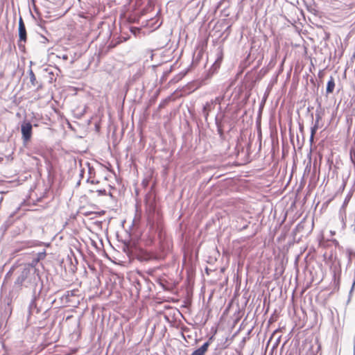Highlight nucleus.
<instances>
[{
	"label": "nucleus",
	"instance_id": "obj_45",
	"mask_svg": "<svg viewBox=\"0 0 355 355\" xmlns=\"http://www.w3.org/2000/svg\"><path fill=\"white\" fill-rule=\"evenodd\" d=\"M80 183V180H79L78 182H77V184L79 185Z\"/></svg>",
	"mask_w": 355,
	"mask_h": 355
},
{
	"label": "nucleus",
	"instance_id": "obj_10",
	"mask_svg": "<svg viewBox=\"0 0 355 355\" xmlns=\"http://www.w3.org/2000/svg\"><path fill=\"white\" fill-rule=\"evenodd\" d=\"M331 294H332V292H330L328 297H326L324 299V301L322 302L323 308H322V315L323 316L329 318V320L331 322H333V311L331 309Z\"/></svg>",
	"mask_w": 355,
	"mask_h": 355
},
{
	"label": "nucleus",
	"instance_id": "obj_40",
	"mask_svg": "<svg viewBox=\"0 0 355 355\" xmlns=\"http://www.w3.org/2000/svg\"><path fill=\"white\" fill-rule=\"evenodd\" d=\"M163 106H164V105L162 103H160L159 107H162Z\"/></svg>",
	"mask_w": 355,
	"mask_h": 355
},
{
	"label": "nucleus",
	"instance_id": "obj_14",
	"mask_svg": "<svg viewBox=\"0 0 355 355\" xmlns=\"http://www.w3.org/2000/svg\"><path fill=\"white\" fill-rule=\"evenodd\" d=\"M212 338L213 337L211 336L207 341L204 343L201 347L194 350L191 355H205L208 350Z\"/></svg>",
	"mask_w": 355,
	"mask_h": 355
},
{
	"label": "nucleus",
	"instance_id": "obj_42",
	"mask_svg": "<svg viewBox=\"0 0 355 355\" xmlns=\"http://www.w3.org/2000/svg\"><path fill=\"white\" fill-rule=\"evenodd\" d=\"M3 160V157H0V162H1Z\"/></svg>",
	"mask_w": 355,
	"mask_h": 355
},
{
	"label": "nucleus",
	"instance_id": "obj_18",
	"mask_svg": "<svg viewBox=\"0 0 355 355\" xmlns=\"http://www.w3.org/2000/svg\"><path fill=\"white\" fill-rule=\"evenodd\" d=\"M224 98V96H217L214 99H211L210 100L211 102L213 103V104L216 106L217 105H218V111H221L222 110V107H221V102L223 100Z\"/></svg>",
	"mask_w": 355,
	"mask_h": 355
},
{
	"label": "nucleus",
	"instance_id": "obj_20",
	"mask_svg": "<svg viewBox=\"0 0 355 355\" xmlns=\"http://www.w3.org/2000/svg\"><path fill=\"white\" fill-rule=\"evenodd\" d=\"M327 93H331L333 92V76H330V79L327 83Z\"/></svg>",
	"mask_w": 355,
	"mask_h": 355
},
{
	"label": "nucleus",
	"instance_id": "obj_29",
	"mask_svg": "<svg viewBox=\"0 0 355 355\" xmlns=\"http://www.w3.org/2000/svg\"><path fill=\"white\" fill-rule=\"evenodd\" d=\"M95 214V213H94V212L88 211V212H85V213L84 214V215H85V216H89V215H91V214Z\"/></svg>",
	"mask_w": 355,
	"mask_h": 355
},
{
	"label": "nucleus",
	"instance_id": "obj_12",
	"mask_svg": "<svg viewBox=\"0 0 355 355\" xmlns=\"http://www.w3.org/2000/svg\"><path fill=\"white\" fill-rule=\"evenodd\" d=\"M159 15V10L157 12L156 16L155 17L150 19L147 21L146 26L148 28H150L153 30H156L161 26V25L162 24V21L161 20Z\"/></svg>",
	"mask_w": 355,
	"mask_h": 355
},
{
	"label": "nucleus",
	"instance_id": "obj_25",
	"mask_svg": "<svg viewBox=\"0 0 355 355\" xmlns=\"http://www.w3.org/2000/svg\"><path fill=\"white\" fill-rule=\"evenodd\" d=\"M250 222L245 221L243 225L240 228V230H243L248 228Z\"/></svg>",
	"mask_w": 355,
	"mask_h": 355
},
{
	"label": "nucleus",
	"instance_id": "obj_8",
	"mask_svg": "<svg viewBox=\"0 0 355 355\" xmlns=\"http://www.w3.org/2000/svg\"><path fill=\"white\" fill-rule=\"evenodd\" d=\"M43 288L44 284H41V286H40L38 289H34V291H33V297L28 306V312L30 315L39 313L41 311L40 308L37 305V301L40 298Z\"/></svg>",
	"mask_w": 355,
	"mask_h": 355
},
{
	"label": "nucleus",
	"instance_id": "obj_13",
	"mask_svg": "<svg viewBox=\"0 0 355 355\" xmlns=\"http://www.w3.org/2000/svg\"><path fill=\"white\" fill-rule=\"evenodd\" d=\"M216 106L213 104L212 102L207 101L202 106V114L205 118V122L208 123V117L209 116L210 112H211Z\"/></svg>",
	"mask_w": 355,
	"mask_h": 355
},
{
	"label": "nucleus",
	"instance_id": "obj_4",
	"mask_svg": "<svg viewBox=\"0 0 355 355\" xmlns=\"http://www.w3.org/2000/svg\"><path fill=\"white\" fill-rule=\"evenodd\" d=\"M333 240L325 239L324 236L320 241V246L322 248L326 249V251L323 253L324 261L325 263L329 267L330 269L333 267V261L331 260L333 257Z\"/></svg>",
	"mask_w": 355,
	"mask_h": 355
},
{
	"label": "nucleus",
	"instance_id": "obj_6",
	"mask_svg": "<svg viewBox=\"0 0 355 355\" xmlns=\"http://www.w3.org/2000/svg\"><path fill=\"white\" fill-rule=\"evenodd\" d=\"M320 156L321 159H324L327 162L329 170L331 171L333 166V149L328 141L323 142L320 151Z\"/></svg>",
	"mask_w": 355,
	"mask_h": 355
},
{
	"label": "nucleus",
	"instance_id": "obj_48",
	"mask_svg": "<svg viewBox=\"0 0 355 355\" xmlns=\"http://www.w3.org/2000/svg\"><path fill=\"white\" fill-rule=\"evenodd\" d=\"M83 171H81L80 175L83 176Z\"/></svg>",
	"mask_w": 355,
	"mask_h": 355
},
{
	"label": "nucleus",
	"instance_id": "obj_26",
	"mask_svg": "<svg viewBox=\"0 0 355 355\" xmlns=\"http://www.w3.org/2000/svg\"><path fill=\"white\" fill-rule=\"evenodd\" d=\"M230 30H231V26H228L224 31V33L227 34L226 37L230 33Z\"/></svg>",
	"mask_w": 355,
	"mask_h": 355
},
{
	"label": "nucleus",
	"instance_id": "obj_30",
	"mask_svg": "<svg viewBox=\"0 0 355 355\" xmlns=\"http://www.w3.org/2000/svg\"><path fill=\"white\" fill-rule=\"evenodd\" d=\"M331 200V198L329 199L328 200H327L324 204H323V206L326 204H328L330 202V201Z\"/></svg>",
	"mask_w": 355,
	"mask_h": 355
},
{
	"label": "nucleus",
	"instance_id": "obj_15",
	"mask_svg": "<svg viewBox=\"0 0 355 355\" xmlns=\"http://www.w3.org/2000/svg\"><path fill=\"white\" fill-rule=\"evenodd\" d=\"M28 73L29 76L31 87H36L37 90L40 89L42 87V85L40 82L37 80L36 76L31 67L28 71Z\"/></svg>",
	"mask_w": 355,
	"mask_h": 355
},
{
	"label": "nucleus",
	"instance_id": "obj_9",
	"mask_svg": "<svg viewBox=\"0 0 355 355\" xmlns=\"http://www.w3.org/2000/svg\"><path fill=\"white\" fill-rule=\"evenodd\" d=\"M18 35H19V41L18 46L20 49H24V44L22 43H26L27 41V33L25 26V24L23 21L21 17L19 19L18 23Z\"/></svg>",
	"mask_w": 355,
	"mask_h": 355
},
{
	"label": "nucleus",
	"instance_id": "obj_31",
	"mask_svg": "<svg viewBox=\"0 0 355 355\" xmlns=\"http://www.w3.org/2000/svg\"><path fill=\"white\" fill-rule=\"evenodd\" d=\"M337 245H338V242L334 239V247H336Z\"/></svg>",
	"mask_w": 355,
	"mask_h": 355
},
{
	"label": "nucleus",
	"instance_id": "obj_19",
	"mask_svg": "<svg viewBox=\"0 0 355 355\" xmlns=\"http://www.w3.org/2000/svg\"><path fill=\"white\" fill-rule=\"evenodd\" d=\"M46 251L44 250L42 252H37L35 255V258L36 259V260H37L38 261H41V260H43L45 257H46Z\"/></svg>",
	"mask_w": 355,
	"mask_h": 355
},
{
	"label": "nucleus",
	"instance_id": "obj_3",
	"mask_svg": "<svg viewBox=\"0 0 355 355\" xmlns=\"http://www.w3.org/2000/svg\"><path fill=\"white\" fill-rule=\"evenodd\" d=\"M33 269L28 270L23 267L19 275L15 281V286L20 289L23 285L26 288H30L33 291L38 289L41 284H44L40 275H34Z\"/></svg>",
	"mask_w": 355,
	"mask_h": 355
},
{
	"label": "nucleus",
	"instance_id": "obj_47",
	"mask_svg": "<svg viewBox=\"0 0 355 355\" xmlns=\"http://www.w3.org/2000/svg\"><path fill=\"white\" fill-rule=\"evenodd\" d=\"M83 171H81L80 175L83 176Z\"/></svg>",
	"mask_w": 355,
	"mask_h": 355
},
{
	"label": "nucleus",
	"instance_id": "obj_38",
	"mask_svg": "<svg viewBox=\"0 0 355 355\" xmlns=\"http://www.w3.org/2000/svg\"><path fill=\"white\" fill-rule=\"evenodd\" d=\"M89 174H91V173H92V168L90 167L89 168Z\"/></svg>",
	"mask_w": 355,
	"mask_h": 355
},
{
	"label": "nucleus",
	"instance_id": "obj_33",
	"mask_svg": "<svg viewBox=\"0 0 355 355\" xmlns=\"http://www.w3.org/2000/svg\"><path fill=\"white\" fill-rule=\"evenodd\" d=\"M62 58H63L64 60H67V59H68V56H67V55H63V57H62Z\"/></svg>",
	"mask_w": 355,
	"mask_h": 355
},
{
	"label": "nucleus",
	"instance_id": "obj_22",
	"mask_svg": "<svg viewBox=\"0 0 355 355\" xmlns=\"http://www.w3.org/2000/svg\"><path fill=\"white\" fill-rule=\"evenodd\" d=\"M96 193H97L98 196L107 195V192H106L105 189H98L96 191Z\"/></svg>",
	"mask_w": 355,
	"mask_h": 355
},
{
	"label": "nucleus",
	"instance_id": "obj_5",
	"mask_svg": "<svg viewBox=\"0 0 355 355\" xmlns=\"http://www.w3.org/2000/svg\"><path fill=\"white\" fill-rule=\"evenodd\" d=\"M223 59V50L220 48H218L216 52V58L214 62L212 64L209 69L206 72L202 79L204 84H206L205 81L210 79L212 76L216 73L220 67L221 62Z\"/></svg>",
	"mask_w": 355,
	"mask_h": 355
},
{
	"label": "nucleus",
	"instance_id": "obj_43",
	"mask_svg": "<svg viewBox=\"0 0 355 355\" xmlns=\"http://www.w3.org/2000/svg\"><path fill=\"white\" fill-rule=\"evenodd\" d=\"M313 130H312V132H311V137H313Z\"/></svg>",
	"mask_w": 355,
	"mask_h": 355
},
{
	"label": "nucleus",
	"instance_id": "obj_36",
	"mask_svg": "<svg viewBox=\"0 0 355 355\" xmlns=\"http://www.w3.org/2000/svg\"><path fill=\"white\" fill-rule=\"evenodd\" d=\"M44 40H43V43H45V40H47L46 37H43Z\"/></svg>",
	"mask_w": 355,
	"mask_h": 355
},
{
	"label": "nucleus",
	"instance_id": "obj_7",
	"mask_svg": "<svg viewBox=\"0 0 355 355\" xmlns=\"http://www.w3.org/2000/svg\"><path fill=\"white\" fill-rule=\"evenodd\" d=\"M226 114L225 111H218L215 116V124L217 128V132L219 135L220 140H225V137L224 134V125L226 123Z\"/></svg>",
	"mask_w": 355,
	"mask_h": 355
},
{
	"label": "nucleus",
	"instance_id": "obj_11",
	"mask_svg": "<svg viewBox=\"0 0 355 355\" xmlns=\"http://www.w3.org/2000/svg\"><path fill=\"white\" fill-rule=\"evenodd\" d=\"M33 125L29 121H24L21 126L22 139L24 141H28L32 136Z\"/></svg>",
	"mask_w": 355,
	"mask_h": 355
},
{
	"label": "nucleus",
	"instance_id": "obj_24",
	"mask_svg": "<svg viewBox=\"0 0 355 355\" xmlns=\"http://www.w3.org/2000/svg\"><path fill=\"white\" fill-rule=\"evenodd\" d=\"M347 254H348V256L349 257V259L352 258V257H355V252L352 250H347Z\"/></svg>",
	"mask_w": 355,
	"mask_h": 355
},
{
	"label": "nucleus",
	"instance_id": "obj_46",
	"mask_svg": "<svg viewBox=\"0 0 355 355\" xmlns=\"http://www.w3.org/2000/svg\"><path fill=\"white\" fill-rule=\"evenodd\" d=\"M30 64H31V66L33 64V62L32 61L30 62Z\"/></svg>",
	"mask_w": 355,
	"mask_h": 355
},
{
	"label": "nucleus",
	"instance_id": "obj_44",
	"mask_svg": "<svg viewBox=\"0 0 355 355\" xmlns=\"http://www.w3.org/2000/svg\"><path fill=\"white\" fill-rule=\"evenodd\" d=\"M329 232H330L331 235H333V231L330 230Z\"/></svg>",
	"mask_w": 355,
	"mask_h": 355
},
{
	"label": "nucleus",
	"instance_id": "obj_2",
	"mask_svg": "<svg viewBox=\"0 0 355 355\" xmlns=\"http://www.w3.org/2000/svg\"><path fill=\"white\" fill-rule=\"evenodd\" d=\"M124 252L127 255L133 259H137L140 262H148L150 261H163L166 259L168 253L160 252V250L155 249V251H148L141 248L125 245Z\"/></svg>",
	"mask_w": 355,
	"mask_h": 355
},
{
	"label": "nucleus",
	"instance_id": "obj_28",
	"mask_svg": "<svg viewBox=\"0 0 355 355\" xmlns=\"http://www.w3.org/2000/svg\"><path fill=\"white\" fill-rule=\"evenodd\" d=\"M14 216V214H10L9 218L6 221V223L8 224V225H10L12 223V221L10 220V218H12Z\"/></svg>",
	"mask_w": 355,
	"mask_h": 355
},
{
	"label": "nucleus",
	"instance_id": "obj_17",
	"mask_svg": "<svg viewBox=\"0 0 355 355\" xmlns=\"http://www.w3.org/2000/svg\"><path fill=\"white\" fill-rule=\"evenodd\" d=\"M78 290L67 291L62 296V300H65V303H69L72 302L71 297L77 296Z\"/></svg>",
	"mask_w": 355,
	"mask_h": 355
},
{
	"label": "nucleus",
	"instance_id": "obj_21",
	"mask_svg": "<svg viewBox=\"0 0 355 355\" xmlns=\"http://www.w3.org/2000/svg\"><path fill=\"white\" fill-rule=\"evenodd\" d=\"M130 31L134 35L136 36L137 34L140 33L141 30L139 28L137 27H130Z\"/></svg>",
	"mask_w": 355,
	"mask_h": 355
},
{
	"label": "nucleus",
	"instance_id": "obj_39",
	"mask_svg": "<svg viewBox=\"0 0 355 355\" xmlns=\"http://www.w3.org/2000/svg\"><path fill=\"white\" fill-rule=\"evenodd\" d=\"M89 192L90 193H94V190H91V189H90V190L89 191Z\"/></svg>",
	"mask_w": 355,
	"mask_h": 355
},
{
	"label": "nucleus",
	"instance_id": "obj_16",
	"mask_svg": "<svg viewBox=\"0 0 355 355\" xmlns=\"http://www.w3.org/2000/svg\"><path fill=\"white\" fill-rule=\"evenodd\" d=\"M39 263V261L37 260H36V259L35 258V257L33 258L32 261L28 263H26L24 266V267L28 270H30L31 269H33V272H34V275H40V270L38 268H36V266L37 265V263Z\"/></svg>",
	"mask_w": 355,
	"mask_h": 355
},
{
	"label": "nucleus",
	"instance_id": "obj_37",
	"mask_svg": "<svg viewBox=\"0 0 355 355\" xmlns=\"http://www.w3.org/2000/svg\"><path fill=\"white\" fill-rule=\"evenodd\" d=\"M44 40H43V43H45V40H47L46 37H43Z\"/></svg>",
	"mask_w": 355,
	"mask_h": 355
},
{
	"label": "nucleus",
	"instance_id": "obj_34",
	"mask_svg": "<svg viewBox=\"0 0 355 355\" xmlns=\"http://www.w3.org/2000/svg\"><path fill=\"white\" fill-rule=\"evenodd\" d=\"M150 194H148L146 196V202H148V196H150Z\"/></svg>",
	"mask_w": 355,
	"mask_h": 355
},
{
	"label": "nucleus",
	"instance_id": "obj_27",
	"mask_svg": "<svg viewBox=\"0 0 355 355\" xmlns=\"http://www.w3.org/2000/svg\"><path fill=\"white\" fill-rule=\"evenodd\" d=\"M87 182H90L92 184H98L99 182L98 181H95L94 180H90V178H87Z\"/></svg>",
	"mask_w": 355,
	"mask_h": 355
},
{
	"label": "nucleus",
	"instance_id": "obj_23",
	"mask_svg": "<svg viewBox=\"0 0 355 355\" xmlns=\"http://www.w3.org/2000/svg\"><path fill=\"white\" fill-rule=\"evenodd\" d=\"M345 187V182L344 180H343L342 182H341L340 187V188H339V189L338 191V193L342 192L344 190Z\"/></svg>",
	"mask_w": 355,
	"mask_h": 355
},
{
	"label": "nucleus",
	"instance_id": "obj_1",
	"mask_svg": "<svg viewBox=\"0 0 355 355\" xmlns=\"http://www.w3.org/2000/svg\"><path fill=\"white\" fill-rule=\"evenodd\" d=\"M150 208L153 214L148 218L147 227L148 231L145 234V245L150 247L155 244L156 240L158 241L157 249L169 254L172 249V242L167 236L163 225L162 216L159 213L155 212V205L152 202Z\"/></svg>",
	"mask_w": 355,
	"mask_h": 355
},
{
	"label": "nucleus",
	"instance_id": "obj_35",
	"mask_svg": "<svg viewBox=\"0 0 355 355\" xmlns=\"http://www.w3.org/2000/svg\"><path fill=\"white\" fill-rule=\"evenodd\" d=\"M44 40H43V43H45V40H47L46 37H43Z\"/></svg>",
	"mask_w": 355,
	"mask_h": 355
},
{
	"label": "nucleus",
	"instance_id": "obj_32",
	"mask_svg": "<svg viewBox=\"0 0 355 355\" xmlns=\"http://www.w3.org/2000/svg\"><path fill=\"white\" fill-rule=\"evenodd\" d=\"M334 290H335L336 289V275L335 274H334Z\"/></svg>",
	"mask_w": 355,
	"mask_h": 355
},
{
	"label": "nucleus",
	"instance_id": "obj_41",
	"mask_svg": "<svg viewBox=\"0 0 355 355\" xmlns=\"http://www.w3.org/2000/svg\"><path fill=\"white\" fill-rule=\"evenodd\" d=\"M109 196H110L111 198H112V197H113L112 194L110 192L109 193Z\"/></svg>",
	"mask_w": 355,
	"mask_h": 355
}]
</instances>
